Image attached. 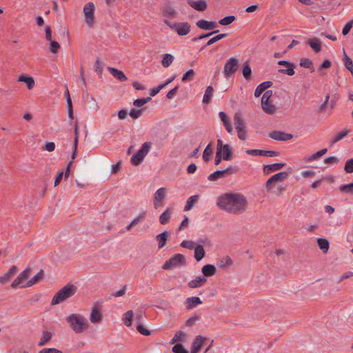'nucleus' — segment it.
<instances>
[{
  "instance_id": "obj_1",
  "label": "nucleus",
  "mask_w": 353,
  "mask_h": 353,
  "mask_svg": "<svg viewBox=\"0 0 353 353\" xmlns=\"http://www.w3.org/2000/svg\"><path fill=\"white\" fill-rule=\"evenodd\" d=\"M217 205L228 213L239 214L247 210L248 201L241 194L225 193L219 198Z\"/></svg>"
},
{
  "instance_id": "obj_2",
  "label": "nucleus",
  "mask_w": 353,
  "mask_h": 353,
  "mask_svg": "<svg viewBox=\"0 0 353 353\" xmlns=\"http://www.w3.org/2000/svg\"><path fill=\"white\" fill-rule=\"evenodd\" d=\"M71 329L77 334H81L86 330L89 324L86 319L80 314H71L65 319Z\"/></svg>"
},
{
  "instance_id": "obj_3",
  "label": "nucleus",
  "mask_w": 353,
  "mask_h": 353,
  "mask_svg": "<svg viewBox=\"0 0 353 353\" xmlns=\"http://www.w3.org/2000/svg\"><path fill=\"white\" fill-rule=\"evenodd\" d=\"M77 288L73 284H67L60 289L53 296L51 305L59 304L66 299L70 298L77 292Z\"/></svg>"
},
{
  "instance_id": "obj_4",
  "label": "nucleus",
  "mask_w": 353,
  "mask_h": 353,
  "mask_svg": "<svg viewBox=\"0 0 353 353\" xmlns=\"http://www.w3.org/2000/svg\"><path fill=\"white\" fill-rule=\"evenodd\" d=\"M152 145L151 142H145L141 148L134 154L131 157V163L133 165H138L143 160L144 157L148 153L150 148Z\"/></svg>"
},
{
  "instance_id": "obj_5",
  "label": "nucleus",
  "mask_w": 353,
  "mask_h": 353,
  "mask_svg": "<svg viewBox=\"0 0 353 353\" xmlns=\"http://www.w3.org/2000/svg\"><path fill=\"white\" fill-rule=\"evenodd\" d=\"M85 21L87 26L92 28L95 23L94 5L92 2L87 3L83 8Z\"/></svg>"
},
{
  "instance_id": "obj_6",
  "label": "nucleus",
  "mask_w": 353,
  "mask_h": 353,
  "mask_svg": "<svg viewBox=\"0 0 353 353\" xmlns=\"http://www.w3.org/2000/svg\"><path fill=\"white\" fill-rule=\"evenodd\" d=\"M185 259L181 254H175L170 259L165 261L162 268L163 270H170L178 266L184 265Z\"/></svg>"
},
{
  "instance_id": "obj_7",
  "label": "nucleus",
  "mask_w": 353,
  "mask_h": 353,
  "mask_svg": "<svg viewBox=\"0 0 353 353\" xmlns=\"http://www.w3.org/2000/svg\"><path fill=\"white\" fill-rule=\"evenodd\" d=\"M239 61L235 57L230 58L225 63L223 68V74L225 77L229 78L232 77L238 70Z\"/></svg>"
},
{
  "instance_id": "obj_8",
  "label": "nucleus",
  "mask_w": 353,
  "mask_h": 353,
  "mask_svg": "<svg viewBox=\"0 0 353 353\" xmlns=\"http://www.w3.org/2000/svg\"><path fill=\"white\" fill-rule=\"evenodd\" d=\"M237 171H238V169L236 167H230L225 170H217V171L210 174L208 177V179L210 181H215L219 179L224 178V177L228 176L230 175H232V174L237 172Z\"/></svg>"
},
{
  "instance_id": "obj_9",
  "label": "nucleus",
  "mask_w": 353,
  "mask_h": 353,
  "mask_svg": "<svg viewBox=\"0 0 353 353\" xmlns=\"http://www.w3.org/2000/svg\"><path fill=\"white\" fill-rule=\"evenodd\" d=\"M288 177V173L286 172H281L272 176L265 183V189L268 192H270L272 185L276 182H281Z\"/></svg>"
},
{
  "instance_id": "obj_10",
  "label": "nucleus",
  "mask_w": 353,
  "mask_h": 353,
  "mask_svg": "<svg viewBox=\"0 0 353 353\" xmlns=\"http://www.w3.org/2000/svg\"><path fill=\"white\" fill-rule=\"evenodd\" d=\"M103 315L97 303H94L91 308L90 321L92 323L97 324L101 322Z\"/></svg>"
},
{
  "instance_id": "obj_11",
  "label": "nucleus",
  "mask_w": 353,
  "mask_h": 353,
  "mask_svg": "<svg viewBox=\"0 0 353 353\" xmlns=\"http://www.w3.org/2000/svg\"><path fill=\"white\" fill-rule=\"evenodd\" d=\"M166 196V189L161 188L158 189L154 195V207L157 209L161 205V202L165 199Z\"/></svg>"
},
{
  "instance_id": "obj_12",
  "label": "nucleus",
  "mask_w": 353,
  "mask_h": 353,
  "mask_svg": "<svg viewBox=\"0 0 353 353\" xmlns=\"http://www.w3.org/2000/svg\"><path fill=\"white\" fill-rule=\"evenodd\" d=\"M269 137L276 141H289L293 138V135L283 131H274L270 133Z\"/></svg>"
},
{
  "instance_id": "obj_13",
  "label": "nucleus",
  "mask_w": 353,
  "mask_h": 353,
  "mask_svg": "<svg viewBox=\"0 0 353 353\" xmlns=\"http://www.w3.org/2000/svg\"><path fill=\"white\" fill-rule=\"evenodd\" d=\"M30 274V268L27 267L12 283L11 287L17 288L20 284L23 283L29 276Z\"/></svg>"
},
{
  "instance_id": "obj_14",
  "label": "nucleus",
  "mask_w": 353,
  "mask_h": 353,
  "mask_svg": "<svg viewBox=\"0 0 353 353\" xmlns=\"http://www.w3.org/2000/svg\"><path fill=\"white\" fill-rule=\"evenodd\" d=\"M246 153L253 156H263V157H276L278 152L273 150H248Z\"/></svg>"
},
{
  "instance_id": "obj_15",
  "label": "nucleus",
  "mask_w": 353,
  "mask_h": 353,
  "mask_svg": "<svg viewBox=\"0 0 353 353\" xmlns=\"http://www.w3.org/2000/svg\"><path fill=\"white\" fill-rule=\"evenodd\" d=\"M174 31L180 36L187 35L190 31V25L188 22L176 23Z\"/></svg>"
},
{
  "instance_id": "obj_16",
  "label": "nucleus",
  "mask_w": 353,
  "mask_h": 353,
  "mask_svg": "<svg viewBox=\"0 0 353 353\" xmlns=\"http://www.w3.org/2000/svg\"><path fill=\"white\" fill-rule=\"evenodd\" d=\"M201 304H202V301L198 296L188 297L184 302L185 307L187 310H192Z\"/></svg>"
},
{
  "instance_id": "obj_17",
  "label": "nucleus",
  "mask_w": 353,
  "mask_h": 353,
  "mask_svg": "<svg viewBox=\"0 0 353 353\" xmlns=\"http://www.w3.org/2000/svg\"><path fill=\"white\" fill-rule=\"evenodd\" d=\"M196 26L201 30H210L217 27L215 21H208L205 19L199 20L196 22Z\"/></svg>"
},
{
  "instance_id": "obj_18",
  "label": "nucleus",
  "mask_w": 353,
  "mask_h": 353,
  "mask_svg": "<svg viewBox=\"0 0 353 353\" xmlns=\"http://www.w3.org/2000/svg\"><path fill=\"white\" fill-rule=\"evenodd\" d=\"M188 5L197 11H204L207 9L208 5L205 0H199L194 1L193 0H188Z\"/></svg>"
},
{
  "instance_id": "obj_19",
  "label": "nucleus",
  "mask_w": 353,
  "mask_h": 353,
  "mask_svg": "<svg viewBox=\"0 0 353 353\" xmlns=\"http://www.w3.org/2000/svg\"><path fill=\"white\" fill-rule=\"evenodd\" d=\"M17 271V268L15 265L12 266L8 272L0 277V283L2 285L8 283L12 278V276L16 274Z\"/></svg>"
},
{
  "instance_id": "obj_20",
  "label": "nucleus",
  "mask_w": 353,
  "mask_h": 353,
  "mask_svg": "<svg viewBox=\"0 0 353 353\" xmlns=\"http://www.w3.org/2000/svg\"><path fill=\"white\" fill-rule=\"evenodd\" d=\"M110 73L119 81L123 82L128 80V77L121 70H119L117 68L108 67V68Z\"/></svg>"
},
{
  "instance_id": "obj_21",
  "label": "nucleus",
  "mask_w": 353,
  "mask_h": 353,
  "mask_svg": "<svg viewBox=\"0 0 353 353\" xmlns=\"http://www.w3.org/2000/svg\"><path fill=\"white\" fill-rule=\"evenodd\" d=\"M206 340L207 339L204 336H202L201 335L196 336L192 342V350L198 352L201 350V347L203 346V343L206 341Z\"/></svg>"
},
{
  "instance_id": "obj_22",
  "label": "nucleus",
  "mask_w": 353,
  "mask_h": 353,
  "mask_svg": "<svg viewBox=\"0 0 353 353\" xmlns=\"http://www.w3.org/2000/svg\"><path fill=\"white\" fill-rule=\"evenodd\" d=\"M207 282V279L204 276H197L195 279L190 281L188 283V287L190 288H197L201 287L204 283Z\"/></svg>"
},
{
  "instance_id": "obj_23",
  "label": "nucleus",
  "mask_w": 353,
  "mask_h": 353,
  "mask_svg": "<svg viewBox=\"0 0 353 353\" xmlns=\"http://www.w3.org/2000/svg\"><path fill=\"white\" fill-rule=\"evenodd\" d=\"M285 165V163H276L274 164L266 165L263 168V171L266 174L272 172L277 171Z\"/></svg>"
},
{
  "instance_id": "obj_24",
  "label": "nucleus",
  "mask_w": 353,
  "mask_h": 353,
  "mask_svg": "<svg viewBox=\"0 0 353 353\" xmlns=\"http://www.w3.org/2000/svg\"><path fill=\"white\" fill-rule=\"evenodd\" d=\"M261 108L265 113L270 115H274L276 112V108L270 101L261 103Z\"/></svg>"
},
{
  "instance_id": "obj_25",
  "label": "nucleus",
  "mask_w": 353,
  "mask_h": 353,
  "mask_svg": "<svg viewBox=\"0 0 353 353\" xmlns=\"http://www.w3.org/2000/svg\"><path fill=\"white\" fill-rule=\"evenodd\" d=\"M272 85V82L270 81L261 83L256 87V88L254 91V97H259L262 94V92L263 91H265L266 89L270 88Z\"/></svg>"
},
{
  "instance_id": "obj_26",
  "label": "nucleus",
  "mask_w": 353,
  "mask_h": 353,
  "mask_svg": "<svg viewBox=\"0 0 353 353\" xmlns=\"http://www.w3.org/2000/svg\"><path fill=\"white\" fill-rule=\"evenodd\" d=\"M201 272L203 274V276L205 278L208 276H214L216 272V269L213 265L208 264L202 268Z\"/></svg>"
},
{
  "instance_id": "obj_27",
  "label": "nucleus",
  "mask_w": 353,
  "mask_h": 353,
  "mask_svg": "<svg viewBox=\"0 0 353 353\" xmlns=\"http://www.w3.org/2000/svg\"><path fill=\"white\" fill-rule=\"evenodd\" d=\"M168 237H169V232L168 231H164L156 236V239L159 243V245H158L159 249H161L165 246L166 241L168 239Z\"/></svg>"
},
{
  "instance_id": "obj_28",
  "label": "nucleus",
  "mask_w": 353,
  "mask_h": 353,
  "mask_svg": "<svg viewBox=\"0 0 353 353\" xmlns=\"http://www.w3.org/2000/svg\"><path fill=\"white\" fill-rule=\"evenodd\" d=\"M18 81L23 82L27 85V88L29 90H31L34 86V79L28 75H21L18 78Z\"/></svg>"
},
{
  "instance_id": "obj_29",
  "label": "nucleus",
  "mask_w": 353,
  "mask_h": 353,
  "mask_svg": "<svg viewBox=\"0 0 353 353\" xmlns=\"http://www.w3.org/2000/svg\"><path fill=\"white\" fill-rule=\"evenodd\" d=\"M219 117L222 122L223 123L224 126L225 127L226 130L228 133H232V128L230 122V119L224 112H219Z\"/></svg>"
},
{
  "instance_id": "obj_30",
  "label": "nucleus",
  "mask_w": 353,
  "mask_h": 353,
  "mask_svg": "<svg viewBox=\"0 0 353 353\" xmlns=\"http://www.w3.org/2000/svg\"><path fill=\"white\" fill-rule=\"evenodd\" d=\"M52 337V334L51 332L48 330H43L38 345L41 347L45 345L47 343L51 341Z\"/></svg>"
},
{
  "instance_id": "obj_31",
  "label": "nucleus",
  "mask_w": 353,
  "mask_h": 353,
  "mask_svg": "<svg viewBox=\"0 0 353 353\" xmlns=\"http://www.w3.org/2000/svg\"><path fill=\"white\" fill-rule=\"evenodd\" d=\"M316 241L318 243V245H319L320 250L323 253H327L328 252V250L330 248L329 241L327 239H323V238L317 239Z\"/></svg>"
},
{
  "instance_id": "obj_32",
  "label": "nucleus",
  "mask_w": 353,
  "mask_h": 353,
  "mask_svg": "<svg viewBox=\"0 0 353 353\" xmlns=\"http://www.w3.org/2000/svg\"><path fill=\"white\" fill-rule=\"evenodd\" d=\"M235 128L236 130L245 129L243 119L239 113H236L234 117Z\"/></svg>"
},
{
  "instance_id": "obj_33",
  "label": "nucleus",
  "mask_w": 353,
  "mask_h": 353,
  "mask_svg": "<svg viewBox=\"0 0 353 353\" xmlns=\"http://www.w3.org/2000/svg\"><path fill=\"white\" fill-rule=\"evenodd\" d=\"M205 250L201 245H198L194 248V258L197 261H201L205 256Z\"/></svg>"
},
{
  "instance_id": "obj_34",
  "label": "nucleus",
  "mask_w": 353,
  "mask_h": 353,
  "mask_svg": "<svg viewBox=\"0 0 353 353\" xmlns=\"http://www.w3.org/2000/svg\"><path fill=\"white\" fill-rule=\"evenodd\" d=\"M43 270H41L34 276H33L31 279H30L27 283V287H31L34 284L37 283L43 279Z\"/></svg>"
},
{
  "instance_id": "obj_35",
  "label": "nucleus",
  "mask_w": 353,
  "mask_h": 353,
  "mask_svg": "<svg viewBox=\"0 0 353 353\" xmlns=\"http://www.w3.org/2000/svg\"><path fill=\"white\" fill-rule=\"evenodd\" d=\"M350 133L349 130H344L338 134H336L331 140H330V144L334 145L336 142L339 141L344 137H345L348 134Z\"/></svg>"
},
{
  "instance_id": "obj_36",
  "label": "nucleus",
  "mask_w": 353,
  "mask_h": 353,
  "mask_svg": "<svg viewBox=\"0 0 353 353\" xmlns=\"http://www.w3.org/2000/svg\"><path fill=\"white\" fill-rule=\"evenodd\" d=\"M174 60V57L171 54L167 53L163 54V59L161 60V65L164 68H168L173 61Z\"/></svg>"
},
{
  "instance_id": "obj_37",
  "label": "nucleus",
  "mask_w": 353,
  "mask_h": 353,
  "mask_svg": "<svg viewBox=\"0 0 353 353\" xmlns=\"http://www.w3.org/2000/svg\"><path fill=\"white\" fill-rule=\"evenodd\" d=\"M171 210L170 209L165 210L159 216V221L162 225H165L169 223L171 217Z\"/></svg>"
},
{
  "instance_id": "obj_38",
  "label": "nucleus",
  "mask_w": 353,
  "mask_h": 353,
  "mask_svg": "<svg viewBox=\"0 0 353 353\" xmlns=\"http://www.w3.org/2000/svg\"><path fill=\"white\" fill-rule=\"evenodd\" d=\"M223 160L228 161L232 158V148L228 144H225L222 149Z\"/></svg>"
},
{
  "instance_id": "obj_39",
  "label": "nucleus",
  "mask_w": 353,
  "mask_h": 353,
  "mask_svg": "<svg viewBox=\"0 0 353 353\" xmlns=\"http://www.w3.org/2000/svg\"><path fill=\"white\" fill-rule=\"evenodd\" d=\"M227 36H228V34H226V33H222V34H219L214 36V37H212L210 40H208L207 43L203 47L201 48V50L205 48L207 46L214 44V43L220 41L222 39L225 38Z\"/></svg>"
},
{
  "instance_id": "obj_40",
  "label": "nucleus",
  "mask_w": 353,
  "mask_h": 353,
  "mask_svg": "<svg viewBox=\"0 0 353 353\" xmlns=\"http://www.w3.org/2000/svg\"><path fill=\"white\" fill-rule=\"evenodd\" d=\"M307 43L315 52H319L321 50V45L319 39H310Z\"/></svg>"
},
{
  "instance_id": "obj_41",
  "label": "nucleus",
  "mask_w": 353,
  "mask_h": 353,
  "mask_svg": "<svg viewBox=\"0 0 353 353\" xmlns=\"http://www.w3.org/2000/svg\"><path fill=\"white\" fill-rule=\"evenodd\" d=\"M162 14L164 17H174L176 12L172 6L168 5L162 9Z\"/></svg>"
},
{
  "instance_id": "obj_42",
  "label": "nucleus",
  "mask_w": 353,
  "mask_h": 353,
  "mask_svg": "<svg viewBox=\"0 0 353 353\" xmlns=\"http://www.w3.org/2000/svg\"><path fill=\"white\" fill-rule=\"evenodd\" d=\"M300 65L305 68H308L311 70V72H314V68L313 67V63L312 60L307 58H302L300 60Z\"/></svg>"
},
{
  "instance_id": "obj_43",
  "label": "nucleus",
  "mask_w": 353,
  "mask_h": 353,
  "mask_svg": "<svg viewBox=\"0 0 353 353\" xmlns=\"http://www.w3.org/2000/svg\"><path fill=\"white\" fill-rule=\"evenodd\" d=\"M213 91H214V88L212 86L210 85V86L207 87V88L205 91L203 98V103H210Z\"/></svg>"
},
{
  "instance_id": "obj_44",
  "label": "nucleus",
  "mask_w": 353,
  "mask_h": 353,
  "mask_svg": "<svg viewBox=\"0 0 353 353\" xmlns=\"http://www.w3.org/2000/svg\"><path fill=\"white\" fill-rule=\"evenodd\" d=\"M134 313L132 310H128L124 314V317L123 319V323L130 327L132 325V319L133 317Z\"/></svg>"
},
{
  "instance_id": "obj_45",
  "label": "nucleus",
  "mask_w": 353,
  "mask_h": 353,
  "mask_svg": "<svg viewBox=\"0 0 353 353\" xmlns=\"http://www.w3.org/2000/svg\"><path fill=\"white\" fill-rule=\"evenodd\" d=\"M252 70L248 63V62H245L243 68V75L244 78L247 81H250L251 79Z\"/></svg>"
},
{
  "instance_id": "obj_46",
  "label": "nucleus",
  "mask_w": 353,
  "mask_h": 353,
  "mask_svg": "<svg viewBox=\"0 0 353 353\" xmlns=\"http://www.w3.org/2000/svg\"><path fill=\"white\" fill-rule=\"evenodd\" d=\"M198 199L199 196L197 195H193L190 196L187 201L186 205L184 208V210H190L192 208L193 205L198 201Z\"/></svg>"
},
{
  "instance_id": "obj_47",
  "label": "nucleus",
  "mask_w": 353,
  "mask_h": 353,
  "mask_svg": "<svg viewBox=\"0 0 353 353\" xmlns=\"http://www.w3.org/2000/svg\"><path fill=\"white\" fill-rule=\"evenodd\" d=\"M212 144L209 143L206 148H205L203 154V159L204 161L208 162L210 160V157L212 154Z\"/></svg>"
},
{
  "instance_id": "obj_48",
  "label": "nucleus",
  "mask_w": 353,
  "mask_h": 353,
  "mask_svg": "<svg viewBox=\"0 0 353 353\" xmlns=\"http://www.w3.org/2000/svg\"><path fill=\"white\" fill-rule=\"evenodd\" d=\"M235 19L236 17L234 15L227 16L219 20V23L221 26H228L234 22Z\"/></svg>"
},
{
  "instance_id": "obj_49",
  "label": "nucleus",
  "mask_w": 353,
  "mask_h": 353,
  "mask_svg": "<svg viewBox=\"0 0 353 353\" xmlns=\"http://www.w3.org/2000/svg\"><path fill=\"white\" fill-rule=\"evenodd\" d=\"M344 63L346 68L353 73V62L344 51Z\"/></svg>"
},
{
  "instance_id": "obj_50",
  "label": "nucleus",
  "mask_w": 353,
  "mask_h": 353,
  "mask_svg": "<svg viewBox=\"0 0 353 353\" xmlns=\"http://www.w3.org/2000/svg\"><path fill=\"white\" fill-rule=\"evenodd\" d=\"M61 48L60 44L55 41H50V50L53 54H57Z\"/></svg>"
},
{
  "instance_id": "obj_51",
  "label": "nucleus",
  "mask_w": 353,
  "mask_h": 353,
  "mask_svg": "<svg viewBox=\"0 0 353 353\" xmlns=\"http://www.w3.org/2000/svg\"><path fill=\"white\" fill-rule=\"evenodd\" d=\"M194 75H195V72H194V70L190 69L183 74V76L182 77L181 81L183 82L190 81L193 79Z\"/></svg>"
},
{
  "instance_id": "obj_52",
  "label": "nucleus",
  "mask_w": 353,
  "mask_h": 353,
  "mask_svg": "<svg viewBox=\"0 0 353 353\" xmlns=\"http://www.w3.org/2000/svg\"><path fill=\"white\" fill-rule=\"evenodd\" d=\"M151 100V97H148L147 98H140L134 101L133 105L137 107H141L147 103L148 101Z\"/></svg>"
},
{
  "instance_id": "obj_53",
  "label": "nucleus",
  "mask_w": 353,
  "mask_h": 353,
  "mask_svg": "<svg viewBox=\"0 0 353 353\" xmlns=\"http://www.w3.org/2000/svg\"><path fill=\"white\" fill-rule=\"evenodd\" d=\"M88 103L89 104V107L91 110L94 111H98L99 110V105H98L97 101L92 97H90Z\"/></svg>"
},
{
  "instance_id": "obj_54",
  "label": "nucleus",
  "mask_w": 353,
  "mask_h": 353,
  "mask_svg": "<svg viewBox=\"0 0 353 353\" xmlns=\"http://www.w3.org/2000/svg\"><path fill=\"white\" fill-rule=\"evenodd\" d=\"M339 190L341 192L353 194V183L346 185H342L339 187Z\"/></svg>"
},
{
  "instance_id": "obj_55",
  "label": "nucleus",
  "mask_w": 353,
  "mask_h": 353,
  "mask_svg": "<svg viewBox=\"0 0 353 353\" xmlns=\"http://www.w3.org/2000/svg\"><path fill=\"white\" fill-rule=\"evenodd\" d=\"M185 334L182 331L176 332L174 336L170 341L171 344H174L177 341H183L185 339Z\"/></svg>"
},
{
  "instance_id": "obj_56",
  "label": "nucleus",
  "mask_w": 353,
  "mask_h": 353,
  "mask_svg": "<svg viewBox=\"0 0 353 353\" xmlns=\"http://www.w3.org/2000/svg\"><path fill=\"white\" fill-rule=\"evenodd\" d=\"M279 72L292 76L294 74V65L292 64L291 66H288L286 69H279Z\"/></svg>"
},
{
  "instance_id": "obj_57",
  "label": "nucleus",
  "mask_w": 353,
  "mask_h": 353,
  "mask_svg": "<svg viewBox=\"0 0 353 353\" xmlns=\"http://www.w3.org/2000/svg\"><path fill=\"white\" fill-rule=\"evenodd\" d=\"M172 352L174 353H188V351L181 343L176 344L172 347Z\"/></svg>"
},
{
  "instance_id": "obj_58",
  "label": "nucleus",
  "mask_w": 353,
  "mask_h": 353,
  "mask_svg": "<svg viewBox=\"0 0 353 353\" xmlns=\"http://www.w3.org/2000/svg\"><path fill=\"white\" fill-rule=\"evenodd\" d=\"M344 170L347 173L353 172V158L347 160L344 166Z\"/></svg>"
},
{
  "instance_id": "obj_59",
  "label": "nucleus",
  "mask_w": 353,
  "mask_h": 353,
  "mask_svg": "<svg viewBox=\"0 0 353 353\" xmlns=\"http://www.w3.org/2000/svg\"><path fill=\"white\" fill-rule=\"evenodd\" d=\"M137 329L139 333L144 336H150L151 334V331L145 328L144 326L140 323L137 325Z\"/></svg>"
},
{
  "instance_id": "obj_60",
  "label": "nucleus",
  "mask_w": 353,
  "mask_h": 353,
  "mask_svg": "<svg viewBox=\"0 0 353 353\" xmlns=\"http://www.w3.org/2000/svg\"><path fill=\"white\" fill-rule=\"evenodd\" d=\"M327 152V148H323V149L318 151L317 152H316L313 155H312L308 159V160L312 161V160L316 159L321 157V156L324 155Z\"/></svg>"
},
{
  "instance_id": "obj_61",
  "label": "nucleus",
  "mask_w": 353,
  "mask_h": 353,
  "mask_svg": "<svg viewBox=\"0 0 353 353\" xmlns=\"http://www.w3.org/2000/svg\"><path fill=\"white\" fill-rule=\"evenodd\" d=\"M199 319V316L197 314H195L191 317H190L186 321H185V325L186 326H192Z\"/></svg>"
},
{
  "instance_id": "obj_62",
  "label": "nucleus",
  "mask_w": 353,
  "mask_h": 353,
  "mask_svg": "<svg viewBox=\"0 0 353 353\" xmlns=\"http://www.w3.org/2000/svg\"><path fill=\"white\" fill-rule=\"evenodd\" d=\"M143 110H137V109H131L129 114L133 119H138L141 117L142 114Z\"/></svg>"
},
{
  "instance_id": "obj_63",
  "label": "nucleus",
  "mask_w": 353,
  "mask_h": 353,
  "mask_svg": "<svg viewBox=\"0 0 353 353\" xmlns=\"http://www.w3.org/2000/svg\"><path fill=\"white\" fill-rule=\"evenodd\" d=\"M353 26V19L347 22L343 27L342 33L344 36L347 35Z\"/></svg>"
},
{
  "instance_id": "obj_64",
  "label": "nucleus",
  "mask_w": 353,
  "mask_h": 353,
  "mask_svg": "<svg viewBox=\"0 0 353 353\" xmlns=\"http://www.w3.org/2000/svg\"><path fill=\"white\" fill-rule=\"evenodd\" d=\"M39 353H63L61 351L54 348H43Z\"/></svg>"
}]
</instances>
